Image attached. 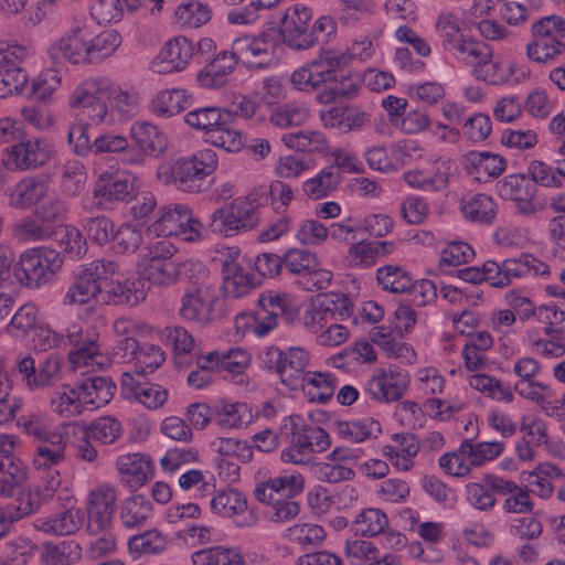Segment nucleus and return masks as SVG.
I'll list each match as a JSON object with an SVG mask.
<instances>
[{
	"label": "nucleus",
	"instance_id": "15",
	"mask_svg": "<svg viewBox=\"0 0 565 565\" xmlns=\"http://www.w3.org/2000/svg\"><path fill=\"white\" fill-rule=\"evenodd\" d=\"M117 501L118 489L114 484L103 483L89 492L86 526L89 534L98 535L110 530Z\"/></svg>",
	"mask_w": 565,
	"mask_h": 565
},
{
	"label": "nucleus",
	"instance_id": "31",
	"mask_svg": "<svg viewBox=\"0 0 565 565\" xmlns=\"http://www.w3.org/2000/svg\"><path fill=\"white\" fill-rule=\"evenodd\" d=\"M130 137L149 158H160L168 149L166 132L149 121L134 122L130 127Z\"/></svg>",
	"mask_w": 565,
	"mask_h": 565
},
{
	"label": "nucleus",
	"instance_id": "16",
	"mask_svg": "<svg viewBox=\"0 0 565 565\" xmlns=\"http://www.w3.org/2000/svg\"><path fill=\"white\" fill-rule=\"evenodd\" d=\"M497 191L500 198L514 202L518 213L530 216L543 210V204L536 199L537 186L523 174H510L498 182Z\"/></svg>",
	"mask_w": 565,
	"mask_h": 565
},
{
	"label": "nucleus",
	"instance_id": "63",
	"mask_svg": "<svg viewBox=\"0 0 565 565\" xmlns=\"http://www.w3.org/2000/svg\"><path fill=\"white\" fill-rule=\"evenodd\" d=\"M121 44V36L115 30H106L96 34L93 30L87 64L97 63L111 56Z\"/></svg>",
	"mask_w": 565,
	"mask_h": 565
},
{
	"label": "nucleus",
	"instance_id": "4",
	"mask_svg": "<svg viewBox=\"0 0 565 565\" xmlns=\"http://www.w3.org/2000/svg\"><path fill=\"white\" fill-rule=\"evenodd\" d=\"M111 79L108 77H89L79 83L68 97V106L79 110L94 125H113L116 122L113 110H108L107 96L111 93Z\"/></svg>",
	"mask_w": 565,
	"mask_h": 565
},
{
	"label": "nucleus",
	"instance_id": "26",
	"mask_svg": "<svg viewBox=\"0 0 565 565\" xmlns=\"http://www.w3.org/2000/svg\"><path fill=\"white\" fill-rule=\"evenodd\" d=\"M274 44L266 36L244 35L233 41L231 50L238 62L249 68H263L273 55Z\"/></svg>",
	"mask_w": 565,
	"mask_h": 565
},
{
	"label": "nucleus",
	"instance_id": "64",
	"mask_svg": "<svg viewBox=\"0 0 565 565\" xmlns=\"http://www.w3.org/2000/svg\"><path fill=\"white\" fill-rule=\"evenodd\" d=\"M167 546V537L154 529L137 534L128 541L130 552L138 556L160 554Z\"/></svg>",
	"mask_w": 565,
	"mask_h": 565
},
{
	"label": "nucleus",
	"instance_id": "47",
	"mask_svg": "<svg viewBox=\"0 0 565 565\" xmlns=\"http://www.w3.org/2000/svg\"><path fill=\"white\" fill-rule=\"evenodd\" d=\"M332 429L340 438L351 443H362L381 431L379 422L372 418L361 420H335Z\"/></svg>",
	"mask_w": 565,
	"mask_h": 565
},
{
	"label": "nucleus",
	"instance_id": "8",
	"mask_svg": "<svg viewBox=\"0 0 565 565\" xmlns=\"http://www.w3.org/2000/svg\"><path fill=\"white\" fill-rule=\"evenodd\" d=\"M533 40L526 45L527 57L535 63H548L565 53V20L544 17L532 25Z\"/></svg>",
	"mask_w": 565,
	"mask_h": 565
},
{
	"label": "nucleus",
	"instance_id": "18",
	"mask_svg": "<svg viewBox=\"0 0 565 565\" xmlns=\"http://www.w3.org/2000/svg\"><path fill=\"white\" fill-rule=\"evenodd\" d=\"M518 490V484L495 475H484L480 482L466 484L467 502L475 509L489 512L497 505L495 495H507Z\"/></svg>",
	"mask_w": 565,
	"mask_h": 565
},
{
	"label": "nucleus",
	"instance_id": "39",
	"mask_svg": "<svg viewBox=\"0 0 565 565\" xmlns=\"http://www.w3.org/2000/svg\"><path fill=\"white\" fill-rule=\"evenodd\" d=\"M257 285L252 273L244 269L235 259L223 264V288L227 297L241 298L246 296Z\"/></svg>",
	"mask_w": 565,
	"mask_h": 565
},
{
	"label": "nucleus",
	"instance_id": "48",
	"mask_svg": "<svg viewBox=\"0 0 565 565\" xmlns=\"http://www.w3.org/2000/svg\"><path fill=\"white\" fill-rule=\"evenodd\" d=\"M387 526L388 518L381 509L366 508L355 515L351 530L358 536L373 537L382 534Z\"/></svg>",
	"mask_w": 565,
	"mask_h": 565
},
{
	"label": "nucleus",
	"instance_id": "28",
	"mask_svg": "<svg viewBox=\"0 0 565 565\" xmlns=\"http://www.w3.org/2000/svg\"><path fill=\"white\" fill-rule=\"evenodd\" d=\"M239 63L232 50L221 51L201 70L196 81L202 88L220 89L227 85L231 74Z\"/></svg>",
	"mask_w": 565,
	"mask_h": 565
},
{
	"label": "nucleus",
	"instance_id": "34",
	"mask_svg": "<svg viewBox=\"0 0 565 565\" xmlns=\"http://www.w3.org/2000/svg\"><path fill=\"white\" fill-rule=\"evenodd\" d=\"M503 271L509 279V285L514 280L529 277L546 279L551 275L550 266L532 254H521L516 258H507L502 262Z\"/></svg>",
	"mask_w": 565,
	"mask_h": 565
},
{
	"label": "nucleus",
	"instance_id": "13",
	"mask_svg": "<svg viewBox=\"0 0 565 565\" xmlns=\"http://www.w3.org/2000/svg\"><path fill=\"white\" fill-rule=\"evenodd\" d=\"M341 66V58L334 50L323 51L317 58L296 68L290 75L291 86L303 93L326 89L334 77V70Z\"/></svg>",
	"mask_w": 565,
	"mask_h": 565
},
{
	"label": "nucleus",
	"instance_id": "5",
	"mask_svg": "<svg viewBox=\"0 0 565 565\" xmlns=\"http://www.w3.org/2000/svg\"><path fill=\"white\" fill-rule=\"evenodd\" d=\"M173 253V246L163 242L148 247L138 260L141 279L157 286H170L181 275L196 269L198 264L193 262L177 263L172 259Z\"/></svg>",
	"mask_w": 565,
	"mask_h": 565
},
{
	"label": "nucleus",
	"instance_id": "53",
	"mask_svg": "<svg viewBox=\"0 0 565 565\" xmlns=\"http://www.w3.org/2000/svg\"><path fill=\"white\" fill-rule=\"evenodd\" d=\"M25 466L19 459L7 456L0 459V498L13 494L17 487L25 481Z\"/></svg>",
	"mask_w": 565,
	"mask_h": 565
},
{
	"label": "nucleus",
	"instance_id": "36",
	"mask_svg": "<svg viewBox=\"0 0 565 565\" xmlns=\"http://www.w3.org/2000/svg\"><path fill=\"white\" fill-rule=\"evenodd\" d=\"M135 180L136 178L130 174H121L108 182L96 183L93 194L98 200V209L109 203L129 200L135 191Z\"/></svg>",
	"mask_w": 565,
	"mask_h": 565
},
{
	"label": "nucleus",
	"instance_id": "58",
	"mask_svg": "<svg viewBox=\"0 0 565 565\" xmlns=\"http://www.w3.org/2000/svg\"><path fill=\"white\" fill-rule=\"evenodd\" d=\"M411 274L402 266L385 265L376 269V280L382 289L393 294H405L412 286Z\"/></svg>",
	"mask_w": 565,
	"mask_h": 565
},
{
	"label": "nucleus",
	"instance_id": "17",
	"mask_svg": "<svg viewBox=\"0 0 565 565\" xmlns=\"http://www.w3.org/2000/svg\"><path fill=\"white\" fill-rule=\"evenodd\" d=\"M312 19V10L302 2L288 7L281 19V35L284 42L297 51L308 50L315 44L312 32L308 24Z\"/></svg>",
	"mask_w": 565,
	"mask_h": 565
},
{
	"label": "nucleus",
	"instance_id": "30",
	"mask_svg": "<svg viewBox=\"0 0 565 565\" xmlns=\"http://www.w3.org/2000/svg\"><path fill=\"white\" fill-rule=\"evenodd\" d=\"M84 522L81 509L70 507L64 511L39 518L34 522L36 530L57 536L71 535L77 532Z\"/></svg>",
	"mask_w": 565,
	"mask_h": 565
},
{
	"label": "nucleus",
	"instance_id": "59",
	"mask_svg": "<svg viewBox=\"0 0 565 565\" xmlns=\"http://www.w3.org/2000/svg\"><path fill=\"white\" fill-rule=\"evenodd\" d=\"M465 217L483 224H491L495 217V203L488 194L479 193L462 202Z\"/></svg>",
	"mask_w": 565,
	"mask_h": 565
},
{
	"label": "nucleus",
	"instance_id": "2",
	"mask_svg": "<svg viewBox=\"0 0 565 565\" xmlns=\"http://www.w3.org/2000/svg\"><path fill=\"white\" fill-rule=\"evenodd\" d=\"M51 420L45 413L31 412L17 419V426L39 441L33 455L34 469L56 467L64 461L67 443L65 427L50 428Z\"/></svg>",
	"mask_w": 565,
	"mask_h": 565
},
{
	"label": "nucleus",
	"instance_id": "29",
	"mask_svg": "<svg viewBox=\"0 0 565 565\" xmlns=\"http://www.w3.org/2000/svg\"><path fill=\"white\" fill-rule=\"evenodd\" d=\"M392 444L382 447V455L398 470L413 468V458L420 449V443L412 433H396L391 436Z\"/></svg>",
	"mask_w": 565,
	"mask_h": 565
},
{
	"label": "nucleus",
	"instance_id": "24",
	"mask_svg": "<svg viewBox=\"0 0 565 565\" xmlns=\"http://www.w3.org/2000/svg\"><path fill=\"white\" fill-rule=\"evenodd\" d=\"M194 45L184 36L169 40L151 62V68L159 74L181 72L193 57Z\"/></svg>",
	"mask_w": 565,
	"mask_h": 565
},
{
	"label": "nucleus",
	"instance_id": "3",
	"mask_svg": "<svg viewBox=\"0 0 565 565\" xmlns=\"http://www.w3.org/2000/svg\"><path fill=\"white\" fill-rule=\"evenodd\" d=\"M290 441L280 452L285 463L309 466L313 463L315 454L326 451L331 446L330 435L321 427L303 424L298 415L289 416Z\"/></svg>",
	"mask_w": 565,
	"mask_h": 565
},
{
	"label": "nucleus",
	"instance_id": "41",
	"mask_svg": "<svg viewBox=\"0 0 565 565\" xmlns=\"http://www.w3.org/2000/svg\"><path fill=\"white\" fill-rule=\"evenodd\" d=\"M214 425L220 429L241 428L249 419V407L246 403L218 399L213 403Z\"/></svg>",
	"mask_w": 565,
	"mask_h": 565
},
{
	"label": "nucleus",
	"instance_id": "44",
	"mask_svg": "<svg viewBox=\"0 0 565 565\" xmlns=\"http://www.w3.org/2000/svg\"><path fill=\"white\" fill-rule=\"evenodd\" d=\"M337 384L335 376L330 373L308 372L299 386L309 402L326 404L333 397Z\"/></svg>",
	"mask_w": 565,
	"mask_h": 565
},
{
	"label": "nucleus",
	"instance_id": "62",
	"mask_svg": "<svg viewBox=\"0 0 565 565\" xmlns=\"http://www.w3.org/2000/svg\"><path fill=\"white\" fill-rule=\"evenodd\" d=\"M309 117L307 107L296 104L286 103L274 107L269 114V122L280 129H287L294 126H300Z\"/></svg>",
	"mask_w": 565,
	"mask_h": 565
},
{
	"label": "nucleus",
	"instance_id": "52",
	"mask_svg": "<svg viewBox=\"0 0 565 565\" xmlns=\"http://www.w3.org/2000/svg\"><path fill=\"white\" fill-rule=\"evenodd\" d=\"M281 141L287 148L302 152H324L328 148L327 138L318 130L284 134Z\"/></svg>",
	"mask_w": 565,
	"mask_h": 565
},
{
	"label": "nucleus",
	"instance_id": "45",
	"mask_svg": "<svg viewBox=\"0 0 565 565\" xmlns=\"http://www.w3.org/2000/svg\"><path fill=\"white\" fill-rule=\"evenodd\" d=\"M340 182V172L333 166H329L321 169L315 177L307 179L301 190L308 199L319 200L337 190Z\"/></svg>",
	"mask_w": 565,
	"mask_h": 565
},
{
	"label": "nucleus",
	"instance_id": "50",
	"mask_svg": "<svg viewBox=\"0 0 565 565\" xmlns=\"http://www.w3.org/2000/svg\"><path fill=\"white\" fill-rule=\"evenodd\" d=\"M192 565H244L241 552L234 547L213 546L192 553Z\"/></svg>",
	"mask_w": 565,
	"mask_h": 565
},
{
	"label": "nucleus",
	"instance_id": "38",
	"mask_svg": "<svg viewBox=\"0 0 565 565\" xmlns=\"http://www.w3.org/2000/svg\"><path fill=\"white\" fill-rule=\"evenodd\" d=\"M76 384L87 411L108 404L116 391V385L110 379L104 376H90Z\"/></svg>",
	"mask_w": 565,
	"mask_h": 565
},
{
	"label": "nucleus",
	"instance_id": "55",
	"mask_svg": "<svg viewBox=\"0 0 565 565\" xmlns=\"http://www.w3.org/2000/svg\"><path fill=\"white\" fill-rule=\"evenodd\" d=\"M104 291L102 285H96L93 278H88L79 268L74 282L68 287L63 302L65 305H85Z\"/></svg>",
	"mask_w": 565,
	"mask_h": 565
},
{
	"label": "nucleus",
	"instance_id": "61",
	"mask_svg": "<svg viewBox=\"0 0 565 565\" xmlns=\"http://www.w3.org/2000/svg\"><path fill=\"white\" fill-rule=\"evenodd\" d=\"M211 510L224 518H234L246 512L247 503L244 495L235 490H222L210 501Z\"/></svg>",
	"mask_w": 565,
	"mask_h": 565
},
{
	"label": "nucleus",
	"instance_id": "51",
	"mask_svg": "<svg viewBox=\"0 0 565 565\" xmlns=\"http://www.w3.org/2000/svg\"><path fill=\"white\" fill-rule=\"evenodd\" d=\"M449 53L466 65L471 66L472 70L478 68L481 62L493 56L492 49L488 44L469 38L459 41Z\"/></svg>",
	"mask_w": 565,
	"mask_h": 565
},
{
	"label": "nucleus",
	"instance_id": "10",
	"mask_svg": "<svg viewBox=\"0 0 565 565\" xmlns=\"http://www.w3.org/2000/svg\"><path fill=\"white\" fill-rule=\"evenodd\" d=\"M63 258L58 252L47 247L25 250L19 260L17 277L29 288H40L50 282L61 269Z\"/></svg>",
	"mask_w": 565,
	"mask_h": 565
},
{
	"label": "nucleus",
	"instance_id": "11",
	"mask_svg": "<svg viewBox=\"0 0 565 565\" xmlns=\"http://www.w3.org/2000/svg\"><path fill=\"white\" fill-rule=\"evenodd\" d=\"M260 360L263 365L275 372L281 383L290 390H296L303 381L305 370L309 363V353L299 347L280 350L276 347L266 348Z\"/></svg>",
	"mask_w": 565,
	"mask_h": 565
},
{
	"label": "nucleus",
	"instance_id": "21",
	"mask_svg": "<svg viewBox=\"0 0 565 565\" xmlns=\"http://www.w3.org/2000/svg\"><path fill=\"white\" fill-rule=\"evenodd\" d=\"M120 392L125 398L135 399L151 411L161 408L169 396L168 390L163 386L146 381L140 373L129 372L121 376Z\"/></svg>",
	"mask_w": 565,
	"mask_h": 565
},
{
	"label": "nucleus",
	"instance_id": "54",
	"mask_svg": "<svg viewBox=\"0 0 565 565\" xmlns=\"http://www.w3.org/2000/svg\"><path fill=\"white\" fill-rule=\"evenodd\" d=\"M514 65L512 62L503 58H487L472 70L473 76L491 85L507 83L513 75Z\"/></svg>",
	"mask_w": 565,
	"mask_h": 565
},
{
	"label": "nucleus",
	"instance_id": "27",
	"mask_svg": "<svg viewBox=\"0 0 565 565\" xmlns=\"http://www.w3.org/2000/svg\"><path fill=\"white\" fill-rule=\"evenodd\" d=\"M303 488L305 480L301 473L284 471L259 483L255 489V497L260 502L274 500L275 498H294L301 493Z\"/></svg>",
	"mask_w": 565,
	"mask_h": 565
},
{
	"label": "nucleus",
	"instance_id": "43",
	"mask_svg": "<svg viewBox=\"0 0 565 565\" xmlns=\"http://www.w3.org/2000/svg\"><path fill=\"white\" fill-rule=\"evenodd\" d=\"M50 406L53 413L63 418L79 416L87 411L77 384L57 387L50 399Z\"/></svg>",
	"mask_w": 565,
	"mask_h": 565
},
{
	"label": "nucleus",
	"instance_id": "49",
	"mask_svg": "<svg viewBox=\"0 0 565 565\" xmlns=\"http://www.w3.org/2000/svg\"><path fill=\"white\" fill-rule=\"evenodd\" d=\"M191 105V95L180 88L166 89L152 102V111L160 117H171L183 111Z\"/></svg>",
	"mask_w": 565,
	"mask_h": 565
},
{
	"label": "nucleus",
	"instance_id": "25",
	"mask_svg": "<svg viewBox=\"0 0 565 565\" xmlns=\"http://www.w3.org/2000/svg\"><path fill=\"white\" fill-rule=\"evenodd\" d=\"M115 468L119 482L131 491H136L146 484L152 475L151 461L148 456L141 452L118 456Z\"/></svg>",
	"mask_w": 565,
	"mask_h": 565
},
{
	"label": "nucleus",
	"instance_id": "22",
	"mask_svg": "<svg viewBox=\"0 0 565 565\" xmlns=\"http://www.w3.org/2000/svg\"><path fill=\"white\" fill-rule=\"evenodd\" d=\"M52 154L53 147L47 140L26 139L7 148L6 164L10 169L29 170L43 166Z\"/></svg>",
	"mask_w": 565,
	"mask_h": 565
},
{
	"label": "nucleus",
	"instance_id": "56",
	"mask_svg": "<svg viewBox=\"0 0 565 565\" xmlns=\"http://www.w3.org/2000/svg\"><path fill=\"white\" fill-rule=\"evenodd\" d=\"M277 321L278 319L274 315L259 306L254 312L241 313L235 318L237 329L250 331L256 337L267 335L277 327Z\"/></svg>",
	"mask_w": 565,
	"mask_h": 565
},
{
	"label": "nucleus",
	"instance_id": "40",
	"mask_svg": "<svg viewBox=\"0 0 565 565\" xmlns=\"http://www.w3.org/2000/svg\"><path fill=\"white\" fill-rule=\"evenodd\" d=\"M347 458L341 448L333 449L329 455V461L316 462L312 465L313 475L317 480L328 483L349 481L354 478V470L342 460Z\"/></svg>",
	"mask_w": 565,
	"mask_h": 565
},
{
	"label": "nucleus",
	"instance_id": "23",
	"mask_svg": "<svg viewBox=\"0 0 565 565\" xmlns=\"http://www.w3.org/2000/svg\"><path fill=\"white\" fill-rule=\"evenodd\" d=\"M395 250L396 243L393 241L361 239L349 245L343 262L349 268L366 269Z\"/></svg>",
	"mask_w": 565,
	"mask_h": 565
},
{
	"label": "nucleus",
	"instance_id": "19",
	"mask_svg": "<svg viewBox=\"0 0 565 565\" xmlns=\"http://www.w3.org/2000/svg\"><path fill=\"white\" fill-rule=\"evenodd\" d=\"M409 384L406 371L397 367L379 370L366 383L365 394L377 402L398 401Z\"/></svg>",
	"mask_w": 565,
	"mask_h": 565
},
{
	"label": "nucleus",
	"instance_id": "6",
	"mask_svg": "<svg viewBox=\"0 0 565 565\" xmlns=\"http://www.w3.org/2000/svg\"><path fill=\"white\" fill-rule=\"evenodd\" d=\"M260 222L257 200L247 195L215 210L210 216V227L223 236H234L255 228Z\"/></svg>",
	"mask_w": 565,
	"mask_h": 565
},
{
	"label": "nucleus",
	"instance_id": "46",
	"mask_svg": "<svg viewBox=\"0 0 565 565\" xmlns=\"http://www.w3.org/2000/svg\"><path fill=\"white\" fill-rule=\"evenodd\" d=\"M105 292L107 301L114 305L136 306L146 298L145 284L140 279L110 281Z\"/></svg>",
	"mask_w": 565,
	"mask_h": 565
},
{
	"label": "nucleus",
	"instance_id": "9",
	"mask_svg": "<svg viewBox=\"0 0 565 565\" xmlns=\"http://www.w3.org/2000/svg\"><path fill=\"white\" fill-rule=\"evenodd\" d=\"M93 30L86 18H73L63 35L50 44L47 54L53 61L64 58L72 64H87Z\"/></svg>",
	"mask_w": 565,
	"mask_h": 565
},
{
	"label": "nucleus",
	"instance_id": "12",
	"mask_svg": "<svg viewBox=\"0 0 565 565\" xmlns=\"http://www.w3.org/2000/svg\"><path fill=\"white\" fill-rule=\"evenodd\" d=\"M202 224L194 218L191 209L185 204H169L158 211L157 220L149 226L157 236H179L183 241L193 242L201 235Z\"/></svg>",
	"mask_w": 565,
	"mask_h": 565
},
{
	"label": "nucleus",
	"instance_id": "42",
	"mask_svg": "<svg viewBox=\"0 0 565 565\" xmlns=\"http://www.w3.org/2000/svg\"><path fill=\"white\" fill-rule=\"evenodd\" d=\"M184 121L192 128L205 131L207 137L217 127L228 125L232 121V111L221 107H202L185 114Z\"/></svg>",
	"mask_w": 565,
	"mask_h": 565
},
{
	"label": "nucleus",
	"instance_id": "7",
	"mask_svg": "<svg viewBox=\"0 0 565 565\" xmlns=\"http://www.w3.org/2000/svg\"><path fill=\"white\" fill-rule=\"evenodd\" d=\"M195 270L199 276L190 281L181 298L180 315L185 320L206 324L212 320L217 287L200 263Z\"/></svg>",
	"mask_w": 565,
	"mask_h": 565
},
{
	"label": "nucleus",
	"instance_id": "20",
	"mask_svg": "<svg viewBox=\"0 0 565 565\" xmlns=\"http://www.w3.org/2000/svg\"><path fill=\"white\" fill-rule=\"evenodd\" d=\"M60 335H64V342L61 344L73 347V350L68 353V360L74 367L98 363L96 359L100 358V352L97 333L89 330L84 331L82 324L73 323Z\"/></svg>",
	"mask_w": 565,
	"mask_h": 565
},
{
	"label": "nucleus",
	"instance_id": "37",
	"mask_svg": "<svg viewBox=\"0 0 565 565\" xmlns=\"http://www.w3.org/2000/svg\"><path fill=\"white\" fill-rule=\"evenodd\" d=\"M152 515V503L141 494L124 499L119 505V521L126 530L143 527Z\"/></svg>",
	"mask_w": 565,
	"mask_h": 565
},
{
	"label": "nucleus",
	"instance_id": "57",
	"mask_svg": "<svg viewBox=\"0 0 565 565\" xmlns=\"http://www.w3.org/2000/svg\"><path fill=\"white\" fill-rule=\"evenodd\" d=\"M13 233L19 241L36 242L55 236L57 226L45 223L40 217H25L14 224Z\"/></svg>",
	"mask_w": 565,
	"mask_h": 565
},
{
	"label": "nucleus",
	"instance_id": "60",
	"mask_svg": "<svg viewBox=\"0 0 565 565\" xmlns=\"http://www.w3.org/2000/svg\"><path fill=\"white\" fill-rule=\"evenodd\" d=\"M211 15V8L195 0L179 4L174 12L177 23L188 29L200 28L210 21Z\"/></svg>",
	"mask_w": 565,
	"mask_h": 565
},
{
	"label": "nucleus",
	"instance_id": "33",
	"mask_svg": "<svg viewBox=\"0 0 565 565\" xmlns=\"http://www.w3.org/2000/svg\"><path fill=\"white\" fill-rule=\"evenodd\" d=\"M47 191V180L38 177L24 178L9 189V205L14 209H29L40 202Z\"/></svg>",
	"mask_w": 565,
	"mask_h": 565
},
{
	"label": "nucleus",
	"instance_id": "32",
	"mask_svg": "<svg viewBox=\"0 0 565 565\" xmlns=\"http://www.w3.org/2000/svg\"><path fill=\"white\" fill-rule=\"evenodd\" d=\"M362 86L363 78L360 73L341 72L338 74L337 70H334V77L330 85L321 90L316 98L320 104H329L337 98L352 99L360 94Z\"/></svg>",
	"mask_w": 565,
	"mask_h": 565
},
{
	"label": "nucleus",
	"instance_id": "14",
	"mask_svg": "<svg viewBox=\"0 0 565 565\" xmlns=\"http://www.w3.org/2000/svg\"><path fill=\"white\" fill-rule=\"evenodd\" d=\"M456 172L455 161L446 157H437L423 168H415L403 174L404 182L412 189L438 193L448 189L450 179Z\"/></svg>",
	"mask_w": 565,
	"mask_h": 565
},
{
	"label": "nucleus",
	"instance_id": "35",
	"mask_svg": "<svg viewBox=\"0 0 565 565\" xmlns=\"http://www.w3.org/2000/svg\"><path fill=\"white\" fill-rule=\"evenodd\" d=\"M507 168L505 159L497 153L488 151H470L466 156V169L469 174L479 181L501 175Z\"/></svg>",
	"mask_w": 565,
	"mask_h": 565
},
{
	"label": "nucleus",
	"instance_id": "1",
	"mask_svg": "<svg viewBox=\"0 0 565 565\" xmlns=\"http://www.w3.org/2000/svg\"><path fill=\"white\" fill-rule=\"evenodd\" d=\"M218 158L213 149H201L190 156L160 163L157 179L179 191L200 193L207 189L206 179L216 170Z\"/></svg>",
	"mask_w": 565,
	"mask_h": 565
}]
</instances>
